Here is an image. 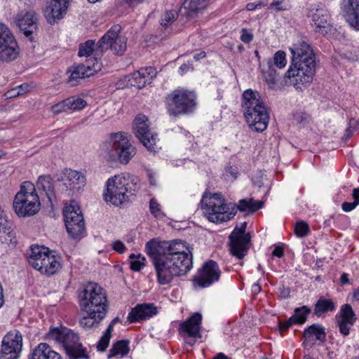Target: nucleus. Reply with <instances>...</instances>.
Masks as SVG:
<instances>
[{
    "mask_svg": "<svg viewBox=\"0 0 359 359\" xmlns=\"http://www.w3.org/2000/svg\"><path fill=\"white\" fill-rule=\"evenodd\" d=\"M51 109H52V111L56 114H60L62 111H65L69 109L67 108V103L66 104V99L64 100L63 101L53 105Z\"/></svg>",
    "mask_w": 359,
    "mask_h": 359,
    "instance_id": "864d4df0",
    "label": "nucleus"
},
{
    "mask_svg": "<svg viewBox=\"0 0 359 359\" xmlns=\"http://www.w3.org/2000/svg\"><path fill=\"white\" fill-rule=\"evenodd\" d=\"M268 8L276 13L287 10L285 0H273Z\"/></svg>",
    "mask_w": 359,
    "mask_h": 359,
    "instance_id": "49530a36",
    "label": "nucleus"
},
{
    "mask_svg": "<svg viewBox=\"0 0 359 359\" xmlns=\"http://www.w3.org/2000/svg\"><path fill=\"white\" fill-rule=\"evenodd\" d=\"M272 255L278 257L279 258L283 257L284 255V250L283 248L280 246H276L272 252Z\"/></svg>",
    "mask_w": 359,
    "mask_h": 359,
    "instance_id": "e2e57ef3",
    "label": "nucleus"
},
{
    "mask_svg": "<svg viewBox=\"0 0 359 359\" xmlns=\"http://www.w3.org/2000/svg\"><path fill=\"white\" fill-rule=\"evenodd\" d=\"M335 309V303L331 299L320 297L314 306L313 313L320 316L323 313L332 311Z\"/></svg>",
    "mask_w": 359,
    "mask_h": 359,
    "instance_id": "7c9ffc66",
    "label": "nucleus"
},
{
    "mask_svg": "<svg viewBox=\"0 0 359 359\" xmlns=\"http://www.w3.org/2000/svg\"><path fill=\"white\" fill-rule=\"evenodd\" d=\"M83 316L79 320L80 326L84 329H89L97 326L104 317L98 316V313L91 314L88 312H83Z\"/></svg>",
    "mask_w": 359,
    "mask_h": 359,
    "instance_id": "473e14b6",
    "label": "nucleus"
},
{
    "mask_svg": "<svg viewBox=\"0 0 359 359\" xmlns=\"http://www.w3.org/2000/svg\"><path fill=\"white\" fill-rule=\"evenodd\" d=\"M293 119L297 124L304 125L309 120V115L304 111H296L293 114Z\"/></svg>",
    "mask_w": 359,
    "mask_h": 359,
    "instance_id": "de8ad7c7",
    "label": "nucleus"
},
{
    "mask_svg": "<svg viewBox=\"0 0 359 359\" xmlns=\"http://www.w3.org/2000/svg\"><path fill=\"white\" fill-rule=\"evenodd\" d=\"M19 53L13 34L7 25L0 22V62L13 61L18 57Z\"/></svg>",
    "mask_w": 359,
    "mask_h": 359,
    "instance_id": "2eb2a0df",
    "label": "nucleus"
},
{
    "mask_svg": "<svg viewBox=\"0 0 359 359\" xmlns=\"http://www.w3.org/2000/svg\"><path fill=\"white\" fill-rule=\"evenodd\" d=\"M158 313V309L152 303L137 304L128 313L127 320L130 323L149 319Z\"/></svg>",
    "mask_w": 359,
    "mask_h": 359,
    "instance_id": "412c9836",
    "label": "nucleus"
},
{
    "mask_svg": "<svg viewBox=\"0 0 359 359\" xmlns=\"http://www.w3.org/2000/svg\"><path fill=\"white\" fill-rule=\"evenodd\" d=\"M146 250L159 285L169 284L175 277L186 275L192 268V255L186 252L185 244L180 240L149 241Z\"/></svg>",
    "mask_w": 359,
    "mask_h": 359,
    "instance_id": "f257e3e1",
    "label": "nucleus"
},
{
    "mask_svg": "<svg viewBox=\"0 0 359 359\" xmlns=\"http://www.w3.org/2000/svg\"><path fill=\"white\" fill-rule=\"evenodd\" d=\"M208 0H184L183 7L187 10V14L191 15L192 13L199 10L203 9L207 6Z\"/></svg>",
    "mask_w": 359,
    "mask_h": 359,
    "instance_id": "e433bc0d",
    "label": "nucleus"
},
{
    "mask_svg": "<svg viewBox=\"0 0 359 359\" xmlns=\"http://www.w3.org/2000/svg\"><path fill=\"white\" fill-rule=\"evenodd\" d=\"M102 149L111 160H118L123 164H127L136 154L135 148L122 133L111 134L109 140L103 144Z\"/></svg>",
    "mask_w": 359,
    "mask_h": 359,
    "instance_id": "9d476101",
    "label": "nucleus"
},
{
    "mask_svg": "<svg viewBox=\"0 0 359 359\" xmlns=\"http://www.w3.org/2000/svg\"><path fill=\"white\" fill-rule=\"evenodd\" d=\"M121 27L119 25H113L98 41L95 43L93 40H88L79 45L78 55L80 57H88L95 50L102 54L107 50H111L114 55H122L126 50L127 39L119 35Z\"/></svg>",
    "mask_w": 359,
    "mask_h": 359,
    "instance_id": "20e7f679",
    "label": "nucleus"
},
{
    "mask_svg": "<svg viewBox=\"0 0 359 359\" xmlns=\"http://www.w3.org/2000/svg\"><path fill=\"white\" fill-rule=\"evenodd\" d=\"M358 205L355 201L351 202H344L341 205L342 210L344 212H350L355 209Z\"/></svg>",
    "mask_w": 359,
    "mask_h": 359,
    "instance_id": "bf43d9fd",
    "label": "nucleus"
},
{
    "mask_svg": "<svg viewBox=\"0 0 359 359\" xmlns=\"http://www.w3.org/2000/svg\"><path fill=\"white\" fill-rule=\"evenodd\" d=\"M112 248L114 250L118 252L119 254H123L126 249V247L123 242L120 241H116L112 244Z\"/></svg>",
    "mask_w": 359,
    "mask_h": 359,
    "instance_id": "6e6d98bb",
    "label": "nucleus"
},
{
    "mask_svg": "<svg viewBox=\"0 0 359 359\" xmlns=\"http://www.w3.org/2000/svg\"><path fill=\"white\" fill-rule=\"evenodd\" d=\"M202 316L199 313H195L186 321L180 324V331L184 337L191 338H201V324Z\"/></svg>",
    "mask_w": 359,
    "mask_h": 359,
    "instance_id": "b1692460",
    "label": "nucleus"
},
{
    "mask_svg": "<svg viewBox=\"0 0 359 359\" xmlns=\"http://www.w3.org/2000/svg\"><path fill=\"white\" fill-rule=\"evenodd\" d=\"M177 16L178 13L175 10L166 11L161 17V25L167 27L177 19Z\"/></svg>",
    "mask_w": 359,
    "mask_h": 359,
    "instance_id": "a19ab883",
    "label": "nucleus"
},
{
    "mask_svg": "<svg viewBox=\"0 0 359 359\" xmlns=\"http://www.w3.org/2000/svg\"><path fill=\"white\" fill-rule=\"evenodd\" d=\"M309 232V225L304 221L297 222L294 226V233L299 238L305 237Z\"/></svg>",
    "mask_w": 359,
    "mask_h": 359,
    "instance_id": "37998d69",
    "label": "nucleus"
},
{
    "mask_svg": "<svg viewBox=\"0 0 359 359\" xmlns=\"http://www.w3.org/2000/svg\"><path fill=\"white\" fill-rule=\"evenodd\" d=\"M148 177H149V184L151 185H155L156 180H155L154 173H152L151 171H148Z\"/></svg>",
    "mask_w": 359,
    "mask_h": 359,
    "instance_id": "338daca9",
    "label": "nucleus"
},
{
    "mask_svg": "<svg viewBox=\"0 0 359 359\" xmlns=\"http://www.w3.org/2000/svg\"><path fill=\"white\" fill-rule=\"evenodd\" d=\"M156 75V68L153 67H142L133 72L130 76L128 81L131 86L142 88L147 84L150 83Z\"/></svg>",
    "mask_w": 359,
    "mask_h": 359,
    "instance_id": "5701e85b",
    "label": "nucleus"
},
{
    "mask_svg": "<svg viewBox=\"0 0 359 359\" xmlns=\"http://www.w3.org/2000/svg\"><path fill=\"white\" fill-rule=\"evenodd\" d=\"M268 69L263 71V76L265 82L269 86V88H274L276 85L278 74L274 67H273L272 62L269 60L267 62Z\"/></svg>",
    "mask_w": 359,
    "mask_h": 359,
    "instance_id": "c9c22d12",
    "label": "nucleus"
},
{
    "mask_svg": "<svg viewBox=\"0 0 359 359\" xmlns=\"http://www.w3.org/2000/svg\"><path fill=\"white\" fill-rule=\"evenodd\" d=\"M69 0H52L47 8V18L49 23L55 22L66 14Z\"/></svg>",
    "mask_w": 359,
    "mask_h": 359,
    "instance_id": "393cba45",
    "label": "nucleus"
},
{
    "mask_svg": "<svg viewBox=\"0 0 359 359\" xmlns=\"http://www.w3.org/2000/svg\"><path fill=\"white\" fill-rule=\"evenodd\" d=\"M352 197L354 201L359 205V188H355L353 189Z\"/></svg>",
    "mask_w": 359,
    "mask_h": 359,
    "instance_id": "69168bd1",
    "label": "nucleus"
},
{
    "mask_svg": "<svg viewBox=\"0 0 359 359\" xmlns=\"http://www.w3.org/2000/svg\"><path fill=\"white\" fill-rule=\"evenodd\" d=\"M0 242L6 244L17 243L15 233L8 221L0 216Z\"/></svg>",
    "mask_w": 359,
    "mask_h": 359,
    "instance_id": "c85d7f7f",
    "label": "nucleus"
},
{
    "mask_svg": "<svg viewBox=\"0 0 359 359\" xmlns=\"http://www.w3.org/2000/svg\"><path fill=\"white\" fill-rule=\"evenodd\" d=\"M221 271L217 262L210 260L204 264L194 277V282L201 287H207L219 280Z\"/></svg>",
    "mask_w": 359,
    "mask_h": 359,
    "instance_id": "6ab92c4d",
    "label": "nucleus"
},
{
    "mask_svg": "<svg viewBox=\"0 0 359 359\" xmlns=\"http://www.w3.org/2000/svg\"><path fill=\"white\" fill-rule=\"evenodd\" d=\"M247 222H244L239 226H236L229 236L230 252L234 257L242 259L250 248L251 236L245 233Z\"/></svg>",
    "mask_w": 359,
    "mask_h": 359,
    "instance_id": "4468645a",
    "label": "nucleus"
},
{
    "mask_svg": "<svg viewBox=\"0 0 359 359\" xmlns=\"http://www.w3.org/2000/svg\"><path fill=\"white\" fill-rule=\"evenodd\" d=\"M22 347V336L18 330L8 332L3 338L0 359H18Z\"/></svg>",
    "mask_w": 359,
    "mask_h": 359,
    "instance_id": "f3484780",
    "label": "nucleus"
},
{
    "mask_svg": "<svg viewBox=\"0 0 359 359\" xmlns=\"http://www.w3.org/2000/svg\"><path fill=\"white\" fill-rule=\"evenodd\" d=\"M148 119L144 115H138L134 123L133 129L135 136L141 143L150 151H156V135L153 134L147 124Z\"/></svg>",
    "mask_w": 359,
    "mask_h": 359,
    "instance_id": "a211bd4d",
    "label": "nucleus"
},
{
    "mask_svg": "<svg viewBox=\"0 0 359 359\" xmlns=\"http://www.w3.org/2000/svg\"><path fill=\"white\" fill-rule=\"evenodd\" d=\"M149 210L151 213L155 217H162L164 216L161 211V205L155 198H151L149 202Z\"/></svg>",
    "mask_w": 359,
    "mask_h": 359,
    "instance_id": "c03bdc74",
    "label": "nucleus"
},
{
    "mask_svg": "<svg viewBox=\"0 0 359 359\" xmlns=\"http://www.w3.org/2000/svg\"><path fill=\"white\" fill-rule=\"evenodd\" d=\"M65 226L69 234L74 238H79L85 232V222L79 207L75 202L63 209Z\"/></svg>",
    "mask_w": 359,
    "mask_h": 359,
    "instance_id": "ddd939ff",
    "label": "nucleus"
},
{
    "mask_svg": "<svg viewBox=\"0 0 359 359\" xmlns=\"http://www.w3.org/2000/svg\"><path fill=\"white\" fill-rule=\"evenodd\" d=\"M39 15L33 11H22L15 17V22L25 36L33 40L32 35L38 28Z\"/></svg>",
    "mask_w": 359,
    "mask_h": 359,
    "instance_id": "aec40b11",
    "label": "nucleus"
},
{
    "mask_svg": "<svg viewBox=\"0 0 359 359\" xmlns=\"http://www.w3.org/2000/svg\"><path fill=\"white\" fill-rule=\"evenodd\" d=\"M359 12V0H343L341 13L345 19Z\"/></svg>",
    "mask_w": 359,
    "mask_h": 359,
    "instance_id": "f704fd0d",
    "label": "nucleus"
},
{
    "mask_svg": "<svg viewBox=\"0 0 359 359\" xmlns=\"http://www.w3.org/2000/svg\"><path fill=\"white\" fill-rule=\"evenodd\" d=\"M307 306L296 308L294 314L288 319V323H294L295 325H302L307 320V316L311 313Z\"/></svg>",
    "mask_w": 359,
    "mask_h": 359,
    "instance_id": "2f4dec72",
    "label": "nucleus"
},
{
    "mask_svg": "<svg viewBox=\"0 0 359 359\" xmlns=\"http://www.w3.org/2000/svg\"><path fill=\"white\" fill-rule=\"evenodd\" d=\"M140 188L137 177L128 174L115 175L107 180L104 197L107 202L118 206L128 200V194L133 196Z\"/></svg>",
    "mask_w": 359,
    "mask_h": 359,
    "instance_id": "39448f33",
    "label": "nucleus"
},
{
    "mask_svg": "<svg viewBox=\"0 0 359 359\" xmlns=\"http://www.w3.org/2000/svg\"><path fill=\"white\" fill-rule=\"evenodd\" d=\"M79 306L82 312L105 317L108 310L106 293L102 287L95 283H89L84 286L79 294Z\"/></svg>",
    "mask_w": 359,
    "mask_h": 359,
    "instance_id": "0eeeda50",
    "label": "nucleus"
},
{
    "mask_svg": "<svg viewBox=\"0 0 359 359\" xmlns=\"http://www.w3.org/2000/svg\"><path fill=\"white\" fill-rule=\"evenodd\" d=\"M36 187L39 190L43 191L50 205L56 201L53 180L50 175H41L39 177L36 182Z\"/></svg>",
    "mask_w": 359,
    "mask_h": 359,
    "instance_id": "bb28decb",
    "label": "nucleus"
},
{
    "mask_svg": "<svg viewBox=\"0 0 359 359\" xmlns=\"http://www.w3.org/2000/svg\"><path fill=\"white\" fill-rule=\"evenodd\" d=\"M46 338L62 344L69 359H89L86 350L79 343L77 334L67 327H54L46 334Z\"/></svg>",
    "mask_w": 359,
    "mask_h": 359,
    "instance_id": "6e6552de",
    "label": "nucleus"
},
{
    "mask_svg": "<svg viewBox=\"0 0 359 359\" xmlns=\"http://www.w3.org/2000/svg\"><path fill=\"white\" fill-rule=\"evenodd\" d=\"M349 283L348 274L343 273L340 277V284L341 285Z\"/></svg>",
    "mask_w": 359,
    "mask_h": 359,
    "instance_id": "0e129e2a",
    "label": "nucleus"
},
{
    "mask_svg": "<svg viewBox=\"0 0 359 359\" xmlns=\"http://www.w3.org/2000/svg\"><path fill=\"white\" fill-rule=\"evenodd\" d=\"M22 93L20 91V89L19 88H13L10 90H8L5 94L4 95L6 97V98L9 99V98H13V97H18L20 95H22Z\"/></svg>",
    "mask_w": 359,
    "mask_h": 359,
    "instance_id": "052dcab7",
    "label": "nucleus"
},
{
    "mask_svg": "<svg viewBox=\"0 0 359 359\" xmlns=\"http://www.w3.org/2000/svg\"><path fill=\"white\" fill-rule=\"evenodd\" d=\"M270 60L272 62L273 66L276 65L280 69L283 68L287 63L285 53L282 50H278L274 54L273 60Z\"/></svg>",
    "mask_w": 359,
    "mask_h": 359,
    "instance_id": "79ce46f5",
    "label": "nucleus"
},
{
    "mask_svg": "<svg viewBox=\"0 0 359 359\" xmlns=\"http://www.w3.org/2000/svg\"><path fill=\"white\" fill-rule=\"evenodd\" d=\"M325 328L320 324L316 323L310 325L304 332L305 341L304 344L311 343L314 344L318 341L320 344H323L325 341Z\"/></svg>",
    "mask_w": 359,
    "mask_h": 359,
    "instance_id": "a878e982",
    "label": "nucleus"
},
{
    "mask_svg": "<svg viewBox=\"0 0 359 359\" xmlns=\"http://www.w3.org/2000/svg\"><path fill=\"white\" fill-rule=\"evenodd\" d=\"M129 341L128 340H120L114 343L109 350L108 358L120 355L121 356L126 355L129 352Z\"/></svg>",
    "mask_w": 359,
    "mask_h": 359,
    "instance_id": "72a5a7b5",
    "label": "nucleus"
},
{
    "mask_svg": "<svg viewBox=\"0 0 359 359\" xmlns=\"http://www.w3.org/2000/svg\"><path fill=\"white\" fill-rule=\"evenodd\" d=\"M28 262L34 269L48 276L56 273L61 268L60 257L38 245L31 247Z\"/></svg>",
    "mask_w": 359,
    "mask_h": 359,
    "instance_id": "f8f14e48",
    "label": "nucleus"
},
{
    "mask_svg": "<svg viewBox=\"0 0 359 359\" xmlns=\"http://www.w3.org/2000/svg\"><path fill=\"white\" fill-rule=\"evenodd\" d=\"M295 325L294 323H288V320L285 322H280L279 323V330L280 332H286L289 329V327L292 325Z\"/></svg>",
    "mask_w": 359,
    "mask_h": 359,
    "instance_id": "680f3d73",
    "label": "nucleus"
},
{
    "mask_svg": "<svg viewBox=\"0 0 359 359\" xmlns=\"http://www.w3.org/2000/svg\"><path fill=\"white\" fill-rule=\"evenodd\" d=\"M196 94L184 88H177L166 96V108L170 116L191 113L196 105Z\"/></svg>",
    "mask_w": 359,
    "mask_h": 359,
    "instance_id": "9b49d317",
    "label": "nucleus"
},
{
    "mask_svg": "<svg viewBox=\"0 0 359 359\" xmlns=\"http://www.w3.org/2000/svg\"><path fill=\"white\" fill-rule=\"evenodd\" d=\"M110 338L111 337L103 334L97 343V350L100 351H104L109 346Z\"/></svg>",
    "mask_w": 359,
    "mask_h": 359,
    "instance_id": "603ef678",
    "label": "nucleus"
},
{
    "mask_svg": "<svg viewBox=\"0 0 359 359\" xmlns=\"http://www.w3.org/2000/svg\"><path fill=\"white\" fill-rule=\"evenodd\" d=\"M358 125H359V122L356 119L351 118L349 121L348 127L346 130V133H345L346 139H348L352 136L353 132L355 131L358 128Z\"/></svg>",
    "mask_w": 359,
    "mask_h": 359,
    "instance_id": "09e8293b",
    "label": "nucleus"
},
{
    "mask_svg": "<svg viewBox=\"0 0 359 359\" xmlns=\"http://www.w3.org/2000/svg\"><path fill=\"white\" fill-rule=\"evenodd\" d=\"M351 27L359 31V11L346 19Z\"/></svg>",
    "mask_w": 359,
    "mask_h": 359,
    "instance_id": "3c124183",
    "label": "nucleus"
},
{
    "mask_svg": "<svg viewBox=\"0 0 359 359\" xmlns=\"http://www.w3.org/2000/svg\"><path fill=\"white\" fill-rule=\"evenodd\" d=\"M279 295L282 299H287L290 297V288L285 286L284 285H280L278 287Z\"/></svg>",
    "mask_w": 359,
    "mask_h": 359,
    "instance_id": "4d7b16f0",
    "label": "nucleus"
},
{
    "mask_svg": "<svg viewBox=\"0 0 359 359\" xmlns=\"http://www.w3.org/2000/svg\"><path fill=\"white\" fill-rule=\"evenodd\" d=\"M40 206L34 185L30 182H24L14 198L13 207L15 212L20 217H31L39 212Z\"/></svg>",
    "mask_w": 359,
    "mask_h": 359,
    "instance_id": "1a4fd4ad",
    "label": "nucleus"
},
{
    "mask_svg": "<svg viewBox=\"0 0 359 359\" xmlns=\"http://www.w3.org/2000/svg\"><path fill=\"white\" fill-rule=\"evenodd\" d=\"M238 170L236 168L228 166L225 169V175L226 177H231L233 179H236L238 176Z\"/></svg>",
    "mask_w": 359,
    "mask_h": 359,
    "instance_id": "13d9d810",
    "label": "nucleus"
},
{
    "mask_svg": "<svg viewBox=\"0 0 359 359\" xmlns=\"http://www.w3.org/2000/svg\"><path fill=\"white\" fill-rule=\"evenodd\" d=\"M29 359H61V356L48 344L40 343L33 350Z\"/></svg>",
    "mask_w": 359,
    "mask_h": 359,
    "instance_id": "cd10ccee",
    "label": "nucleus"
},
{
    "mask_svg": "<svg viewBox=\"0 0 359 359\" xmlns=\"http://www.w3.org/2000/svg\"><path fill=\"white\" fill-rule=\"evenodd\" d=\"M114 326V325H112V323H110L108 327L107 328L106 331L104 332V334L105 336L111 337Z\"/></svg>",
    "mask_w": 359,
    "mask_h": 359,
    "instance_id": "774afa93",
    "label": "nucleus"
},
{
    "mask_svg": "<svg viewBox=\"0 0 359 359\" xmlns=\"http://www.w3.org/2000/svg\"><path fill=\"white\" fill-rule=\"evenodd\" d=\"M241 40L245 43H249L253 40V34L247 29H242Z\"/></svg>",
    "mask_w": 359,
    "mask_h": 359,
    "instance_id": "5fc2aeb1",
    "label": "nucleus"
},
{
    "mask_svg": "<svg viewBox=\"0 0 359 359\" xmlns=\"http://www.w3.org/2000/svg\"><path fill=\"white\" fill-rule=\"evenodd\" d=\"M290 49L292 55V64L286 72V76L294 78L297 83L309 84L313 81L316 68L312 48L308 43L302 41Z\"/></svg>",
    "mask_w": 359,
    "mask_h": 359,
    "instance_id": "7ed1b4c3",
    "label": "nucleus"
},
{
    "mask_svg": "<svg viewBox=\"0 0 359 359\" xmlns=\"http://www.w3.org/2000/svg\"><path fill=\"white\" fill-rule=\"evenodd\" d=\"M145 258L142 257L140 254H139L137 257V259L135 260H130V266L131 270L134 271H140L145 266Z\"/></svg>",
    "mask_w": 359,
    "mask_h": 359,
    "instance_id": "a18cd8bd",
    "label": "nucleus"
},
{
    "mask_svg": "<svg viewBox=\"0 0 359 359\" xmlns=\"http://www.w3.org/2000/svg\"><path fill=\"white\" fill-rule=\"evenodd\" d=\"M64 175L66 177L64 186L67 196L74 194L75 191H79L86 185V176L81 172L66 169Z\"/></svg>",
    "mask_w": 359,
    "mask_h": 359,
    "instance_id": "4be33fe9",
    "label": "nucleus"
},
{
    "mask_svg": "<svg viewBox=\"0 0 359 359\" xmlns=\"http://www.w3.org/2000/svg\"><path fill=\"white\" fill-rule=\"evenodd\" d=\"M243 100L244 116L249 126L252 130L263 132L266 129L269 120L264 102L251 89L243 92Z\"/></svg>",
    "mask_w": 359,
    "mask_h": 359,
    "instance_id": "423d86ee",
    "label": "nucleus"
},
{
    "mask_svg": "<svg viewBox=\"0 0 359 359\" xmlns=\"http://www.w3.org/2000/svg\"><path fill=\"white\" fill-rule=\"evenodd\" d=\"M354 316L352 307L349 304H345L341 309V316L339 318L337 317V319L349 322L351 325H353L355 320Z\"/></svg>",
    "mask_w": 359,
    "mask_h": 359,
    "instance_id": "58836bf2",
    "label": "nucleus"
},
{
    "mask_svg": "<svg viewBox=\"0 0 359 359\" xmlns=\"http://www.w3.org/2000/svg\"><path fill=\"white\" fill-rule=\"evenodd\" d=\"M68 72L70 73V74L67 82L71 86H76L80 79L89 77L84 67H82L81 64L73 65L69 69Z\"/></svg>",
    "mask_w": 359,
    "mask_h": 359,
    "instance_id": "c756f323",
    "label": "nucleus"
},
{
    "mask_svg": "<svg viewBox=\"0 0 359 359\" xmlns=\"http://www.w3.org/2000/svg\"><path fill=\"white\" fill-rule=\"evenodd\" d=\"M201 203L204 215L213 223H222L230 220L236 215L237 210L241 212H255L264 205L263 201H255L252 198L240 200L237 205L228 204L220 193H205Z\"/></svg>",
    "mask_w": 359,
    "mask_h": 359,
    "instance_id": "f03ea898",
    "label": "nucleus"
},
{
    "mask_svg": "<svg viewBox=\"0 0 359 359\" xmlns=\"http://www.w3.org/2000/svg\"><path fill=\"white\" fill-rule=\"evenodd\" d=\"M67 103V108L73 110L81 109L86 105V102L83 99L76 97H71L66 99Z\"/></svg>",
    "mask_w": 359,
    "mask_h": 359,
    "instance_id": "ea45409f",
    "label": "nucleus"
},
{
    "mask_svg": "<svg viewBox=\"0 0 359 359\" xmlns=\"http://www.w3.org/2000/svg\"><path fill=\"white\" fill-rule=\"evenodd\" d=\"M337 325L340 332L343 335L347 336L349 334L350 325H351L349 322L337 319Z\"/></svg>",
    "mask_w": 359,
    "mask_h": 359,
    "instance_id": "8fccbe9b",
    "label": "nucleus"
},
{
    "mask_svg": "<svg viewBox=\"0 0 359 359\" xmlns=\"http://www.w3.org/2000/svg\"><path fill=\"white\" fill-rule=\"evenodd\" d=\"M308 18L316 32L327 34L332 29L331 15L327 8L323 4L311 5L308 11Z\"/></svg>",
    "mask_w": 359,
    "mask_h": 359,
    "instance_id": "dca6fc26",
    "label": "nucleus"
},
{
    "mask_svg": "<svg viewBox=\"0 0 359 359\" xmlns=\"http://www.w3.org/2000/svg\"><path fill=\"white\" fill-rule=\"evenodd\" d=\"M90 77L102 69V64L97 57H90L85 63L81 64Z\"/></svg>",
    "mask_w": 359,
    "mask_h": 359,
    "instance_id": "4c0bfd02",
    "label": "nucleus"
}]
</instances>
